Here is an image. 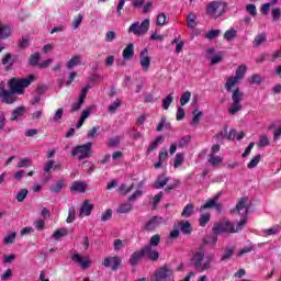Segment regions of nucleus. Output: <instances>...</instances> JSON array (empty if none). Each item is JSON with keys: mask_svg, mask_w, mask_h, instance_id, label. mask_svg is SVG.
Here are the masks:
<instances>
[{"mask_svg": "<svg viewBox=\"0 0 281 281\" xmlns=\"http://www.w3.org/2000/svg\"><path fill=\"white\" fill-rule=\"evenodd\" d=\"M221 192H218L213 199L209 200L204 205L200 207V212H203V210H212L214 207L216 212L223 211V205L218 203V200L221 199Z\"/></svg>", "mask_w": 281, "mask_h": 281, "instance_id": "13", "label": "nucleus"}, {"mask_svg": "<svg viewBox=\"0 0 281 281\" xmlns=\"http://www.w3.org/2000/svg\"><path fill=\"white\" fill-rule=\"evenodd\" d=\"M133 188H135V183H132L130 188H127L126 184H121L119 188V192L126 195L132 192Z\"/></svg>", "mask_w": 281, "mask_h": 281, "instance_id": "54", "label": "nucleus"}, {"mask_svg": "<svg viewBox=\"0 0 281 281\" xmlns=\"http://www.w3.org/2000/svg\"><path fill=\"white\" fill-rule=\"evenodd\" d=\"M120 265H122V258L114 256V257H106L103 260V267L112 269V271H117L120 269Z\"/></svg>", "mask_w": 281, "mask_h": 281, "instance_id": "14", "label": "nucleus"}, {"mask_svg": "<svg viewBox=\"0 0 281 281\" xmlns=\"http://www.w3.org/2000/svg\"><path fill=\"white\" fill-rule=\"evenodd\" d=\"M225 232L227 234H236V227L234 226V223L229 222V220H227V218H223L221 222L214 224L213 241L216 243V240H218V238L216 236H218V234H223Z\"/></svg>", "mask_w": 281, "mask_h": 281, "instance_id": "4", "label": "nucleus"}, {"mask_svg": "<svg viewBox=\"0 0 281 281\" xmlns=\"http://www.w3.org/2000/svg\"><path fill=\"white\" fill-rule=\"evenodd\" d=\"M135 56V46L133 43H130L123 50V58L125 60H131Z\"/></svg>", "mask_w": 281, "mask_h": 281, "instance_id": "21", "label": "nucleus"}, {"mask_svg": "<svg viewBox=\"0 0 281 281\" xmlns=\"http://www.w3.org/2000/svg\"><path fill=\"white\" fill-rule=\"evenodd\" d=\"M0 100L4 104H14L19 100L16 98V93L12 92V90H5V82H0Z\"/></svg>", "mask_w": 281, "mask_h": 281, "instance_id": "10", "label": "nucleus"}, {"mask_svg": "<svg viewBox=\"0 0 281 281\" xmlns=\"http://www.w3.org/2000/svg\"><path fill=\"white\" fill-rule=\"evenodd\" d=\"M31 164H32V159L31 158H22L18 162V168H30Z\"/></svg>", "mask_w": 281, "mask_h": 281, "instance_id": "53", "label": "nucleus"}, {"mask_svg": "<svg viewBox=\"0 0 281 281\" xmlns=\"http://www.w3.org/2000/svg\"><path fill=\"white\" fill-rule=\"evenodd\" d=\"M168 181H170V178H167L166 175H161L156 179L154 188L156 190H161V188L168 184Z\"/></svg>", "mask_w": 281, "mask_h": 281, "instance_id": "22", "label": "nucleus"}, {"mask_svg": "<svg viewBox=\"0 0 281 281\" xmlns=\"http://www.w3.org/2000/svg\"><path fill=\"white\" fill-rule=\"evenodd\" d=\"M246 12H248L250 16H258V10L256 9V4L246 5Z\"/></svg>", "mask_w": 281, "mask_h": 281, "instance_id": "55", "label": "nucleus"}, {"mask_svg": "<svg viewBox=\"0 0 281 281\" xmlns=\"http://www.w3.org/2000/svg\"><path fill=\"white\" fill-rule=\"evenodd\" d=\"M114 38H117V34H115V31H109L105 34V43H113Z\"/></svg>", "mask_w": 281, "mask_h": 281, "instance_id": "59", "label": "nucleus"}, {"mask_svg": "<svg viewBox=\"0 0 281 281\" xmlns=\"http://www.w3.org/2000/svg\"><path fill=\"white\" fill-rule=\"evenodd\" d=\"M82 63V55H75L68 60L66 67L67 69H74V67L80 65Z\"/></svg>", "mask_w": 281, "mask_h": 281, "instance_id": "23", "label": "nucleus"}, {"mask_svg": "<svg viewBox=\"0 0 281 281\" xmlns=\"http://www.w3.org/2000/svg\"><path fill=\"white\" fill-rule=\"evenodd\" d=\"M63 115H65V110H64L63 108H59V109L55 112V114H54V116H53V121H55V122H60V120H63Z\"/></svg>", "mask_w": 281, "mask_h": 281, "instance_id": "56", "label": "nucleus"}, {"mask_svg": "<svg viewBox=\"0 0 281 281\" xmlns=\"http://www.w3.org/2000/svg\"><path fill=\"white\" fill-rule=\"evenodd\" d=\"M218 34H221V30L209 31L206 33V38H209V41H214V38H216L218 36Z\"/></svg>", "mask_w": 281, "mask_h": 281, "instance_id": "58", "label": "nucleus"}, {"mask_svg": "<svg viewBox=\"0 0 281 281\" xmlns=\"http://www.w3.org/2000/svg\"><path fill=\"white\" fill-rule=\"evenodd\" d=\"M247 214H249V209H246V213L243 220L239 221V223H237V226L235 228V232H240V229H243V227H245V224L247 223Z\"/></svg>", "mask_w": 281, "mask_h": 281, "instance_id": "51", "label": "nucleus"}, {"mask_svg": "<svg viewBox=\"0 0 281 281\" xmlns=\"http://www.w3.org/2000/svg\"><path fill=\"white\" fill-rule=\"evenodd\" d=\"M161 221H164V217L154 216L145 224L144 229L146 232H154V229L159 227V223H161Z\"/></svg>", "mask_w": 281, "mask_h": 281, "instance_id": "17", "label": "nucleus"}, {"mask_svg": "<svg viewBox=\"0 0 281 281\" xmlns=\"http://www.w3.org/2000/svg\"><path fill=\"white\" fill-rule=\"evenodd\" d=\"M41 117H43V109L37 110V111L31 113V120L33 122H38V120H41Z\"/></svg>", "mask_w": 281, "mask_h": 281, "instance_id": "57", "label": "nucleus"}, {"mask_svg": "<svg viewBox=\"0 0 281 281\" xmlns=\"http://www.w3.org/2000/svg\"><path fill=\"white\" fill-rule=\"evenodd\" d=\"M271 15H272V21H280L281 9L280 8L272 9Z\"/></svg>", "mask_w": 281, "mask_h": 281, "instance_id": "60", "label": "nucleus"}, {"mask_svg": "<svg viewBox=\"0 0 281 281\" xmlns=\"http://www.w3.org/2000/svg\"><path fill=\"white\" fill-rule=\"evenodd\" d=\"M34 82V75H29L27 78H12L8 82V87L10 90H12V93H18L20 95H23L25 93V88L30 87Z\"/></svg>", "mask_w": 281, "mask_h": 281, "instance_id": "3", "label": "nucleus"}, {"mask_svg": "<svg viewBox=\"0 0 281 281\" xmlns=\"http://www.w3.org/2000/svg\"><path fill=\"white\" fill-rule=\"evenodd\" d=\"M262 43H267V34L266 33H260L258 34L255 40L252 41L254 47H260Z\"/></svg>", "mask_w": 281, "mask_h": 281, "instance_id": "31", "label": "nucleus"}, {"mask_svg": "<svg viewBox=\"0 0 281 281\" xmlns=\"http://www.w3.org/2000/svg\"><path fill=\"white\" fill-rule=\"evenodd\" d=\"M168 21V18L165 15V13H159L156 20L157 25H164Z\"/></svg>", "mask_w": 281, "mask_h": 281, "instance_id": "64", "label": "nucleus"}, {"mask_svg": "<svg viewBox=\"0 0 281 281\" xmlns=\"http://www.w3.org/2000/svg\"><path fill=\"white\" fill-rule=\"evenodd\" d=\"M258 146H259V148H262L265 146H269V138L266 135L260 136Z\"/></svg>", "mask_w": 281, "mask_h": 281, "instance_id": "62", "label": "nucleus"}, {"mask_svg": "<svg viewBox=\"0 0 281 281\" xmlns=\"http://www.w3.org/2000/svg\"><path fill=\"white\" fill-rule=\"evenodd\" d=\"M236 250V247H232V248H226L224 250V254L221 258L222 261H225V260H229V258H232V256H234V251Z\"/></svg>", "mask_w": 281, "mask_h": 281, "instance_id": "41", "label": "nucleus"}, {"mask_svg": "<svg viewBox=\"0 0 281 281\" xmlns=\"http://www.w3.org/2000/svg\"><path fill=\"white\" fill-rule=\"evenodd\" d=\"M159 144H164V136H158L147 148V153H153V150H157Z\"/></svg>", "mask_w": 281, "mask_h": 281, "instance_id": "32", "label": "nucleus"}, {"mask_svg": "<svg viewBox=\"0 0 281 281\" xmlns=\"http://www.w3.org/2000/svg\"><path fill=\"white\" fill-rule=\"evenodd\" d=\"M207 161L211 166H218L220 164H223V157L215 156V154H209Z\"/></svg>", "mask_w": 281, "mask_h": 281, "instance_id": "29", "label": "nucleus"}, {"mask_svg": "<svg viewBox=\"0 0 281 281\" xmlns=\"http://www.w3.org/2000/svg\"><path fill=\"white\" fill-rule=\"evenodd\" d=\"M69 234V232L67 231V228H60L57 229L52 237L55 238V240H59L60 238H63V236H67Z\"/></svg>", "mask_w": 281, "mask_h": 281, "instance_id": "43", "label": "nucleus"}, {"mask_svg": "<svg viewBox=\"0 0 281 281\" xmlns=\"http://www.w3.org/2000/svg\"><path fill=\"white\" fill-rule=\"evenodd\" d=\"M93 207V204L89 203V201H85L79 210V216H91Z\"/></svg>", "mask_w": 281, "mask_h": 281, "instance_id": "18", "label": "nucleus"}, {"mask_svg": "<svg viewBox=\"0 0 281 281\" xmlns=\"http://www.w3.org/2000/svg\"><path fill=\"white\" fill-rule=\"evenodd\" d=\"M71 260L79 265L80 269H89L91 267V259L89 257H82L80 254H74Z\"/></svg>", "mask_w": 281, "mask_h": 281, "instance_id": "15", "label": "nucleus"}, {"mask_svg": "<svg viewBox=\"0 0 281 281\" xmlns=\"http://www.w3.org/2000/svg\"><path fill=\"white\" fill-rule=\"evenodd\" d=\"M149 29H150V20H145L142 23L139 22L133 23L130 26L128 32L134 34L135 36H144V34H146Z\"/></svg>", "mask_w": 281, "mask_h": 281, "instance_id": "11", "label": "nucleus"}, {"mask_svg": "<svg viewBox=\"0 0 281 281\" xmlns=\"http://www.w3.org/2000/svg\"><path fill=\"white\" fill-rule=\"evenodd\" d=\"M29 192L30 191H27V189L20 190L16 194L18 203H23V201H25V199L27 198Z\"/></svg>", "mask_w": 281, "mask_h": 281, "instance_id": "45", "label": "nucleus"}, {"mask_svg": "<svg viewBox=\"0 0 281 281\" xmlns=\"http://www.w3.org/2000/svg\"><path fill=\"white\" fill-rule=\"evenodd\" d=\"M72 192H85L87 190V184L85 182L75 181L70 187Z\"/></svg>", "mask_w": 281, "mask_h": 281, "instance_id": "30", "label": "nucleus"}, {"mask_svg": "<svg viewBox=\"0 0 281 281\" xmlns=\"http://www.w3.org/2000/svg\"><path fill=\"white\" fill-rule=\"evenodd\" d=\"M11 35H12V29H10V26L0 24V40L5 41V38H9V36Z\"/></svg>", "mask_w": 281, "mask_h": 281, "instance_id": "25", "label": "nucleus"}, {"mask_svg": "<svg viewBox=\"0 0 281 281\" xmlns=\"http://www.w3.org/2000/svg\"><path fill=\"white\" fill-rule=\"evenodd\" d=\"M247 203V198H240V200L237 202L236 206L231 211L233 214L238 212L240 214L241 210H245V205Z\"/></svg>", "mask_w": 281, "mask_h": 281, "instance_id": "34", "label": "nucleus"}, {"mask_svg": "<svg viewBox=\"0 0 281 281\" xmlns=\"http://www.w3.org/2000/svg\"><path fill=\"white\" fill-rule=\"evenodd\" d=\"M187 27L190 30H194L196 27V15L194 13H190L187 19Z\"/></svg>", "mask_w": 281, "mask_h": 281, "instance_id": "37", "label": "nucleus"}, {"mask_svg": "<svg viewBox=\"0 0 281 281\" xmlns=\"http://www.w3.org/2000/svg\"><path fill=\"white\" fill-rule=\"evenodd\" d=\"M144 258V252L143 250H136L132 254L131 258H130V265L132 267H137V265L139 263V260H142Z\"/></svg>", "mask_w": 281, "mask_h": 281, "instance_id": "19", "label": "nucleus"}, {"mask_svg": "<svg viewBox=\"0 0 281 281\" xmlns=\"http://www.w3.org/2000/svg\"><path fill=\"white\" fill-rule=\"evenodd\" d=\"M159 243H161V236L156 234L150 237L148 245L140 249L143 251V256L146 257L147 260H151V262H157V260H159V251L155 248Z\"/></svg>", "mask_w": 281, "mask_h": 281, "instance_id": "2", "label": "nucleus"}, {"mask_svg": "<svg viewBox=\"0 0 281 281\" xmlns=\"http://www.w3.org/2000/svg\"><path fill=\"white\" fill-rule=\"evenodd\" d=\"M25 106H19L14 109L12 112L11 122H15V120H19V117H23V115H25Z\"/></svg>", "mask_w": 281, "mask_h": 281, "instance_id": "27", "label": "nucleus"}, {"mask_svg": "<svg viewBox=\"0 0 281 281\" xmlns=\"http://www.w3.org/2000/svg\"><path fill=\"white\" fill-rule=\"evenodd\" d=\"M65 188V180H58L55 184L50 186L49 190L53 194H59Z\"/></svg>", "mask_w": 281, "mask_h": 281, "instance_id": "28", "label": "nucleus"}, {"mask_svg": "<svg viewBox=\"0 0 281 281\" xmlns=\"http://www.w3.org/2000/svg\"><path fill=\"white\" fill-rule=\"evenodd\" d=\"M236 139V130H231L227 134V127L224 128L220 134L216 135V139Z\"/></svg>", "mask_w": 281, "mask_h": 281, "instance_id": "20", "label": "nucleus"}, {"mask_svg": "<svg viewBox=\"0 0 281 281\" xmlns=\"http://www.w3.org/2000/svg\"><path fill=\"white\" fill-rule=\"evenodd\" d=\"M260 159H262V156L257 155L255 156L248 164V168L251 170L254 168H256V166H258V164H260Z\"/></svg>", "mask_w": 281, "mask_h": 281, "instance_id": "52", "label": "nucleus"}, {"mask_svg": "<svg viewBox=\"0 0 281 281\" xmlns=\"http://www.w3.org/2000/svg\"><path fill=\"white\" fill-rule=\"evenodd\" d=\"M245 74H247V66L246 65H240L236 69L235 77H229L226 80V83H225L226 91L231 92L232 89H234V87H236V85H238V81L243 80L245 78Z\"/></svg>", "mask_w": 281, "mask_h": 281, "instance_id": "6", "label": "nucleus"}, {"mask_svg": "<svg viewBox=\"0 0 281 281\" xmlns=\"http://www.w3.org/2000/svg\"><path fill=\"white\" fill-rule=\"evenodd\" d=\"M178 226L180 227V232H182L183 234H192V224L190 222L181 221L178 223Z\"/></svg>", "mask_w": 281, "mask_h": 281, "instance_id": "24", "label": "nucleus"}, {"mask_svg": "<svg viewBox=\"0 0 281 281\" xmlns=\"http://www.w3.org/2000/svg\"><path fill=\"white\" fill-rule=\"evenodd\" d=\"M245 99V93L240 89H235L232 94L233 103L228 108L229 115H236L239 111H243V104L240 103Z\"/></svg>", "mask_w": 281, "mask_h": 281, "instance_id": "5", "label": "nucleus"}, {"mask_svg": "<svg viewBox=\"0 0 281 281\" xmlns=\"http://www.w3.org/2000/svg\"><path fill=\"white\" fill-rule=\"evenodd\" d=\"M76 221V206H70L68 210L67 223H72Z\"/></svg>", "mask_w": 281, "mask_h": 281, "instance_id": "50", "label": "nucleus"}, {"mask_svg": "<svg viewBox=\"0 0 281 281\" xmlns=\"http://www.w3.org/2000/svg\"><path fill=\"white\" fill-rule=\"evenodd\" d=\"M108 146H110V148H115V146H120V136L110 138L108 142Z\"/></svg>", "mask_w": 281, "mask_h": 281, "instance_id": "61", "label": "nucleus"}, {"mask_svg": "<svg viewBox=\"0 0 281 281\" xmlns=\"http://www.w3.org/2000/svg\"><path fill=\"white\" fill-rule=\"evenodd\" d=\"M15 241H16V232H10L3 238V243L5 245H14Z\"/></svg>", "mask_w": 281, "mask_h": 281, "instance_id": "35", "label": "nucleus"}, {"mask_svg": "<svg viewBox=\"0 0 281 281\" xmlns=\"http://www.w3.org/2000/svg\"><path fill=\"white\" fill-rule=\"evenodd\" d=\"M192 140V137L190 135L183 136L178 140V148H186L190 142Z\"/></svg>", "mask_w": 281, "mask_h": 281, "instance_id": "39", "label": "nucleus"}, {"mask_svg": "<svg viewBox=\"0 0 281 281\" xmlns=\"http://www.w3.org/2000/svg\"><path fill=\"white\" fill-rule=\"evenodd\" d=\"M172 95H173V93L171 92L165 99H162V109H165V111H168V109H170V105L175 101V97H172Z\"/></svg>", "mask_w": 281, "mask_h": 281, "instance_id": "36", "label": "nucleus"}, {"mask_svg": "<svg viewBox=\"0 0 281 281\" xmlns=\"http://www.w3.org/2000/svg\"><path fill=\"white\" fill-rule=\"evenodd\" d=\"M191 98H192V93L190 91L184 92L180 97V104H181V106H186V104H188V102H190Z\"/></svg>", "mask_w": 281, "mask_h": 281, "instance_id": "46", "label": "nucleus"}, {"mask_svg": "<svg viewBox=\"0 0 281 281\" xmlns=\"http://www.w3.org/2000/svg\"><path fill=\"white\" fill-rule=\"evenodd\" d=\"M2 65H9V67H12L14 65V58L12 57V54L7 53L2 58Z\"/></svg>", "mask_w": 281, "mask_h": 281, "instance_id": "47", "label": "nucleus"}, {"mask_svg": "<svg viewBox=\"0 0 281 281\" xmlns=\"http://www.w3.org/2000/svg\"><path fill=\"white\" fill-rule=\"evenodd\" d=\"M192 214H194V204L189 203L183 207L181 216L182 218H190Z\"/></svg>", "mask_w": 281, "mask_h": 281, "instance_id": "26", "label": "nucleus"}, {"mask_svg": "<svg viewBox=\"0 0 281 281\" xmlns=\"http://www.w3.org/2000/svg\"><path fill=\"white\" fill-rule=\"evenodd\" d=\"M38 63H41V54H38V53L32 54L29 59V64L31 65V67H36V65H38Z\"/></svg>", "mask_w": 281, "mask_h": 281, "instance_id": "40", "label": "nucleus"}, {"mask_svg": "<svg viewBox=\"0 0 281 281\" xmlns=\"http://www.w3.org/2000/svg\"><path fill=\"white\" fill-rule=\"evenodd\" d=\"M120 106H122V100L115 99V101L109 105L108 111L109 113H115Z\"/></svg>", "mask_w": 281, "mask_h": 281, "instance_id": "42", "label": "nucleus"}, {"mask_svg": "<svg viewBox=\"0 0 281 281\" xmlns=\"http://www.w3.org/2000/svg\"><path fill=\"white\" fill-rule=\"evenodd\" d=\"M184 159L183 154L178 153L173 160V168H179V166L183 164Z\"/></svg>", "mask_w": 281, "mask_h": 281, "instance_id": "48", "label": "nucleus"}, {"mask_svg": "<svg viewBox=\"0 0 281 281\" xmlns=\"http://www.w3.org/2000/svg\"><path fill=\"white\" fill-rule=\"evenodd\" d=\"M52 168L54 169V160H48L44 166V173L49 175V172H52Z\"/></svg>", "mask_w": 281, "mask_h": 281, "instance_id": "63", "label": "nucleus"}, {"mask_svg": "<svg viewBox=\"0 0 281 281\" xmlns=\"http://www.w3.org/2000/svg\"><path fill=\"white\" fill-rule=\"evenodd\" d=\"M139 63L144 71H148V69H150V57L148 56V48H144L140 52Z\"/></svg>", "mask_w": 281, "mask_h": 281, "instance_id": "16", "label": "nucleus"}, {"mask_svg": "<svg viewBox=\"0 0 281 281\" xmlns=\"http://www.w3.org/2000/svg\"><path fill=\"white\" fill-rule=\"evenodd\" d=\"M92 146H93V144H91V143L79 145L72 149L71 156L72 157L78 156L79 161H82V159H89V157H91V147Z\"/></svg>", "mask_w": 281, "mask_h": 281, "instance_id": "8", "label": "nucleus"}, {"mask_svg": "<svg viewBox=\"0 0 281 281\" xmlns=\"http://www.w3.org/2000/svg\"><path fill=\"white\" fill-rule=\"evenodd\" d=\"M143 192L142 190H136L130 198L128 202L121 204L116 212L117 214H128V212H133V202L137 201L139 196H142Z\"/></svg>", "mask_w": 281, "mask_h": 281, "instance_id": "9", "label": "nucleus"}, {"mask_svg": "<svg viewBox=\"0 0 281 281\" xmlns=\"http://www.w3.org/2000/svg\"><path fill=\"white\" fill-rule=\"evenodd\" d=\"M214 261V255L205 256V250L203 248H199L193 254L191 262L196 271H207L212 269V262Z\"/></svg>", "mask_w": 281, "mask_h": 281, "instance_id": "1", "label": "nucleus"}, {"mask_svg": "<svg viewBox=\"0 0 281 281\" xmlns=\"http://www.w3.org/2000/svg\"><path fill=\"white\" fill-rule=\"evenodd\" d=\"M211 217L212 215L210 213L202 214L199 220L200 227H205L210 223Z\"/></svg>", "mask_w": 281, "mask_h": 281, "instance_id": "44", "label": "nucleus"}, {"mask_svg": "<svg viewBox=\"0 0 281 281\" xmlns=\"http://www.w3.org/2000/svg\"><path fill=\"white\" fill-rule=\"evenodd\" d=\"M225 12V3L218 1H212L206 5V14L213 19H218L223 16Z\"/></svg>", "mask_w": 281, "mask_h": 281, "instance_id": "7", "label": "nucleus"}, {"mask_svg": "<svg viewBox=\"0 0 281 281\" xmlns=\"http://www.w3.org/2000/svg\"><path fill=\"white\" fill-rule=\"evenodd\" d=\"M236 30L235 29H229L228 31H226L224 33V38L225 41H227L228 43H232V41H234V38H236Z\"/></svg>", "mask_w": 281, "mask_h": 281, "instance_id": "38", "label": "nucleus"}, {"mask_svg": "<svg viewBox=\"0 0 281 281\" xmlns=\"http://www.w3.org/2000/svg\"><path fill=\"white\" fill-rule=\"evenodd\" d=\"M201 117H203V112L199 111V108H195V111L193 112L191 126H199V123L201 122Z\"/></svg>", "mask_w": 281, "mask_h": 281, "instance_id": "33", "label": "nucleus"}, {"mask_svg": "<svg viewBox=\"0 0 281 281\" xmlns=\"http://www.w3.org/2000/svg\"><path fill=\"white\" fill-rule=\"evenodd\" d=\"M112 217H113V210L111 209L105 210V212L101 214V221L103 223H106V221H111Z\"/></svg>", "mask_w": 281, "mask_h": 281, "instance_id": "49", "label": "nucleus"}, {"mask_svg": "<svg viewBox=\"0 0 281 281\" xmlns=\"http://www.w3.org/2000/svg\"><path fill=\"white\" fill-rule=\"evenodd\" d=\"M172 269H170L168 266H164L159 268L155 274V281H172Z\"/></svg>", "mask_w": 281, "mask_h": 281, "instance_id": "12", "label": "nucleus"}]
</instances>
